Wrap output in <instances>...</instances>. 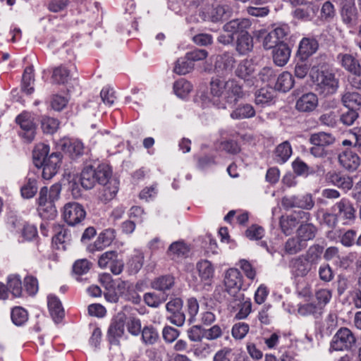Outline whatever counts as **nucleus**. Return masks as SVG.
Returning <instances> with one entry per match:
<instances>
[{"label":"nucleus","mask_w":361,"mask_h":361,"mask_svg":"<svg viewBox=\"0 0 361 361\" xmlns=\"http://www.w3.org/2000/svg\"><path fill=\"white\" fill-rule=\"evenodd\" d=\"M348 110L341 114L339 121L344 126H350L354 124L359 117L357 109L347 108Z\"/></svg>","instance_id":"56"},{"label":"nucleus","mask_w":361,"mask_h":361,"mask_svg":"<svg viewBox=\"0 0 361 361\" xmlns=\"http://www.w3.org/2000/svg\"><path fill=\"white\" fill-rule=\"evenodd\" d=\"M319 48L317 40L312 37H304L299 44L297 56L298 59L304 62L310 56L314 54Z\"/></svg>","instance_id":"16"},{"label":"nucleus","mask_w":361,"mask_h":361,"mask_svg":"<svg viewBox=\"0 0 361 361\" xmlns=\"http://www.w3.org/2000/svg\"><path fill=\"white\" fill-rule=\"evenodd\" d=\"M62 157L61 152H54L45 159L42 166L43 178L49 180L58 173L61 165Z\"/></svg>","instance_id":"14"},{"label":"nucleus","mask_w":361,"mask_h":361,"mask_svg":"<svg viewBox=\"0 0 361 361\" xmlns=\"http://www.w3.org/2000/svg\"><path fill=\"white\" fill-rule=\"evenodd\" d=\"M126 327L128 331L133 336L140 335L142 330L140 319L133 316L127 319Z\"/></svg>","instance_id":"58"},{"label":"nucleus","mask_w":361,"mask_h":361,"mask_svg":"<svg viewBox=\"0 0 361 361\" xmlns=\"http://www.w3.org/2000/svg\"><path fill=\"white\" fill-rule=\"evenodd\" d=\"M321 18L326 22H331L336 15L334 5L330 1H325L321 8Z\"/></svg>","instance_id":"55"},{"label":"nucleus","mask_w":361,"mask_h":361,"mask_svg":"<svg viewBox=\"0 0 361 361\" xmlns=\"http://www.w3.org/2000/svg\"><path fill=\"white\" fill-rule=\"evenodd\" d=\"M255 72V67L251 60L244 59L242 60L238 65L235 75L243 80L244 82L248 87H252L257 82V78L254 75Z\"/></svg>","instance_id":"12"},{"label":"nucleus","mask_w":361,"mask_h":361,"mask_svg":"<svg viewBox=\"0 0 361 361\" xmlns=\"http://www.w3.org/2000/svg\"><path fill=\"white\" fill-rule=\"evenodd\" d=\"M150 286L162 294H169L168 291L175 286V278L171 274L159 276L151 281Z\"/></svg>","instance_id":"19"},{"label":"nucleus","mask_w":361,"mask_h":361,"mask_svg":"<svg viewBox=\"0 0 361 361\" xmlns=\"http://www.w3.org/2000/svg\"><path fill=\"white\" fill-rule=\"evenodd\" d=\"M319 6L312 2H307L303 7H298L293 12L294 18L302 21H312L317 16Z\"/></svg>","instance_id":"21"},{"label":"nucleus","mask_w":361,"mask_h":361,"mask_svg":"<svg viewBox=\"0 0 361 361\" xmlns=\"http://www.w3.org/2000/svg\"><path fill=\"white\" fill-rule=\"evenodd\" d=\"M340 14L343 23L347 27L354 28L357 25L360 14L356 5L341 8Z\"/></svg>","instance_id":"22"},{"label":"nucleus","mask_w":361,"mask_h":361,"mask_svg":"<svg viewBox=\"0 0 361 361\" xmlns=\"http://www.w3.org/2000/svg\"><path fill=\"white\" fill-rule=\"evenodd\" d=\"M337 59L346 71L356 76H361V66L354 56L348 54H339Z\"/></svg>","instance_id":"24"},{"label":"nucleus","mask_w":361,"mask_h":361,"mask_svg":"<svg viewBox=\"0 0 361 361\" xmlns=\"http://www.w3.org/2000/svg\"><path fill=\"white\" fill-rule=\"evenodd\" d=\"M276 161L278 162H286L292 154V148L288 141H285L279 145L275 149Z\"/></svg>","instance_id":"49"},{"label":"nucleus","mask_w":361,"mask_h":361,"mask_svg":"<svg viewBox=\"0 0 361 361\" xmlns=\"http://www.w3.org/2000/svg\"><path fill=\"white\" fill-rule=\"evenodd\" d=\"M21 195L24 198L32 197L37 191V181L29 178L27 183L21 188Z\"/></svg>","instance_id":"62"},{"label":"nucleus","mask_w":361,"mask_h":361,"mask_svg":"<svg viewBox=\"0 0 361 361\" xmlns=\"http://www.w3.org/2000/svg\"><path fill=\"white\" fill-rule=\"evenodd\" d=\"M98 266L102 269L109 268L112 274L118 275L123 270L124 262L116 251L111 250L99 256Z\"/></svg>","instance_id":"6"},{"label":"nucleus","mask_w":361,"mask_h":361,"mask_svg":"<svg viewBox=\"0 0 361 361\" xmlns=\"http://www.w3.org/2000/svg\"><path fill=\"white\" fill-rule=\"evenodd\" d=\"M226 81L219 78H213L210 82L211 94L215 97H220L225 93Z\"/></svg>","instance_id":"63"},{"label":"nucleus","mask_w":361,"mask_h":361,"mask_svg":"<svg viewBox=\"0 0 361 361\" xmlns=\"http://www.w3.org/2000/svg\"><path fill=\"white\" fill-rule=\"evenodd\" d=\"M224 282L226 291L229 295L237 298V300L243 298V295L239 293L243 286V276L238 269H228L225 274Z\"/></svg>","instance_id":"5"},{"label":"nucleus","mask_w":361,"mask_h":361,"mask_svg":"<svg viewBox=\"0 0 361 361\" xmlns=\"http://www.w3.org/2000/svg\"><path fill=\"white\" fill-rule=\"evenodd\" d=\"M62 149L72 158H77L83 154L84 146L79 140L65 141L62 145Z\"/></svg>","instance_id":"47"},{"label":"nucleus","mask_w":361,"mask_h":361,"mask_svg":"<svg viewBox=\"0 0 361 361\" xmlns=\"http://www.w3.org/2000/svg\"><path fill=\"white\" fill-rule=\"evenodd\" d=\"M59 126L57 119L51 117H44L42 120V128L44 133L53 134L56 131Z\"/></svg>","instance_id":"61"},{"label":"nucleus","mask_w":361,"mask_h":361,"mask_svg":"<svg viewBox=\"0 0 361 361\" xmlns=\"http://www.w3.org/2000/svg\"><path fill=\"white\" fill-rule=\"evenodd\" d=\"M256 114L254 107L250 104L238 105L230 114L234 120H242L253 118Z\"/></svg>","instance_id":"33"},{"label":"nucleus","mask_w":361,"mask_h":361,"mask_svg":"<svg viewBox=\"0 0 361 361\" xmlns=\"http://www.w3.org/2000/svg\"><path fill=\"white\" fill-rule=\"evenodd\" d=\"M140 334L142 336V342L147 345L156 343L159 338L157 329L152 325L145 326Z\"/></svg>","instance_id":"46"},{"label":"nucleus","mask_w":361,"mask_h":361,"mask_svg":"<svg viewBox=\"0 0 361 361\" xmlns=\"http://www.w3.org/2000/svg\"><path fill=\"white\" fill-rule=\"evenodd\" d=\"M324 247L319 244L311 245L305 254L302 255L306 261L311 265L318 263L322 258Z\"/></svg>","instance_id":"41"},{"label":"nucleus","mask_w":361,"mask_h":361,"mask_svg":"<svg viewBox=\"0 0 361 361\" xmlns=\"http://www.w3.org/2000/svg\"><path fill=\"white\" fill-rule=\"evenodd\" d=\"M307 247V243L302 242L297 235L295 237L289 238L284 245V250L286 254L296 255L305 250Z\"/></svg>","instance_id":"42"},{"label":"nucleus","mask_w":361,"mask_h":361,"mask_svg":"<svg viewBox=\"0 0 361 361\" xmlns=\"http://www.w3.org/2000/svg\"><path fill=\"white\" fill-rule=\"evenodd\" d=\"M311 77L316 82V90L324 97L332 95L337 92L339 82L334 73L329 71H319V69L314 71L312 68Z\"/></svg>","instance_id":"1"},{"label":"nucleus","mask_w":361,"mask_h":361,"mask_svg":"<svg viewBox=\"0 0 361 361\" xmlns=\"http://www.w3.org/2000/svg\"><path fill=\"white\" fill-rule=\"evenodd\" d=\"M332 209L337 212L336 214L338 217H341L345 220H353L355 218V209L353 204L347 199H341L336 202Z\"/></svg>","instance_id":"20"},{"label":"nucleus","mask_w":361,"mask_h":361,"mask_svg":"<svg viewBox=\"0 0 361 361\" xmlns=\"http://www.w3.org/2000/svg\"><path fill=\"white\" fill-rule=\"evenodd\" d=\"M253 47V38L250 34L237 35L235 41V49L239 55L248 54L252 51Z\"/></svg>","instance_id":"27"},{"label":"nucleus","mask_w":361,"mask_h":361,"mask_svg":"<svg viewBox=\"0 0 361 361\" xmlns=\"http://www.w3.org/2000/svg\"><path fill=\"white\" fill-rule=\"evenodd\" d=\"M196 267L201 281H206V284L210 285L214 274L212 264L207 259L201 260L197 263Z\"/></svg>","instance_id":"31"},{"label":"nucleus","mask_w":361,"mask_h":361,"mask_svg":"<svg viewBox=\"0 0 361 361\" xmlns=\"http://www.w3.org/2000/svg\"><path fill=\"white\" fill-rule=\"evenodd\" d=\"M276 97V90L271 87H262L255 92V102L257 105L268 104Z\"/></svg>","instance_id":"43"},{"label":"nucleus","mask_w":361,"mask_h":361,"mask_svg":"<svg viewBox=\"0 0 361 361\" xmlns=\"http://www.w3.org/2000/svg\"><path fill=\"white\" fill-rule=\"evenodd\" d=\"M192 85L190 82L185 79L177 80L173 85V90L175 94L180 97L184 98L192 90Z\"/></svg>","instance_id":"53"},{"label":"nucleus","mask_w":361,"mask_h":361,"mask_svg":"<svg viewBox=\"0 0 361 361\" xmlns=\"http://www.w3.org/2000/svg\"><path fill=\"white\" fill-rule=\"evenodd\" d=\"M231 14L232 9L228 5L214 4L207 12L204 13V20L212 23H219L227 20Z\"/></svg>","instance_id":"13"},{"label":"nucleus","mask_w":361,"mask_h":361,"mask_svg":"<svg viewBox=\"0 0 361 361\" xmlns=\"http://www.w3.org/2000/svg\"><path fill=\"white\" fill-rule=\"evenodd\" d=\"M16 123L20 127L19 135L26 142H31L35 137L37 126L33 118L27 113H22L16 118Z\"/></svg>","instance_id":"9"},{"label":"nucleus","mask_w":361,"mask_h":361,"mask_svg":"<svg viewBox=\"0 0 361 361\" xmlns=\"http://www.w3.org/2000/svg\"><path fill=\"white\" fill-rule=\"evenodd\" d=\"M245 96V92L243 86L235 79L232 78L226 81L224 99L227 104L235 106Z\"/></svg>","instance_id":"11"},{"label":"nucleus","mask_w":361,"mask_h":361,"mask_svg":"<svg viewBox=\"0 0 361 361\" xmlns=\"http://www.w3.org/2000/svg\"><path fill=\"white\" fill-rule=\"evenodd\" d=\"M318 232L317 227L309 221L299 225L296 230V235L305 243L312 240Z\"/></svg>","instance_id":"28"},{"label":"nucleus","mask_w":361,"mask_h":361,"mask_svg":"<svg viewBox=\"0 0 361 361\" xmlns=\"http://www.w3.org/2000/svg\"><path fill=\"white\" fill-rule=\"evenodd\" d=\"M318 102V97L314 93H305L296 100L295 109L301 113H310L317 107Z\"/></svg>","instance_id":"17"},{"label":"nucleus","mask_w":361,"mask_h":361,"mask_svg":"<svg viewBox=\"0 0 361 361\" xmlns=\"http://www.w3.org/2000/svg\"><path fill=\"white\" fill-rule=\"evenodd\" d=\"M70 78V71L63 66L55 67L52 71L51 79L54 83L65 84Z\"/></svg>","instance_id":"51"},{"label":"nucleus","mask_w":361,"mask_h":361,"mask_svg":"<svg viewBox=\"0 0 361 361\" xmlns=\"http://www.w3.org/2000/svg\"><path fill=\"white\" fill-rule=\"evenodd\" d=\"M294 85L293 75L288 71L281 73L274 85V90L286 92L289 91Z\"/></svg>","instance_id":"38"},{"label":"nucleus","mask_w":361,"mask_h":361,"mask_svg":"<svg viewBox=\"0 0 361 361\" xmlns=\"http://www.w3.org/2000/svg\"><path fill=\"white\" fill-rule=\"evenodd\" d=\"M289 266L295 276L304 277L312 269V266L306 261V259L300 255L293 258L290 262Z\"/></svg>","instance_id":"25"},{"label":"nucleus","mask_w":361,"mask_h":361,"mask_svg":"<svg viewBox=\"0 0 361 361\" xmlns=\"http://www.w3.org/2000/svg\"><path fill=\"white\" fill-rule=\"evenodd\" d=\"M281 204L286 210L294 207L310 210L314 206V201L311 194H306L302 196H285L281 200Z\"/></svg>","instance_id":"10"},{"label":"nucleus","mask_w":361,"mask_h":361,"mask_svg":"<svg viewBox=\"0 0 361 361\" xmlns=\"http://www.w3.org/2000/svg\"><path fill=\"white\" fill-rule=\"evenodd\" d=\"M86 212L78 202H68L63 207V219L69 226H75L85 219Z\"/></svg>","instance_id":"8"},{"label":"nucleus","mask_w":361,"mask_h":361,"mask_svg":"<svg viewBox=\"0 0 361 361\" xmlns=\"http://www.w3.org/2000/svg\"><path fill=\"white\" fill-rule=\"evenodd\" d=\"M337 117L336 112L329 111L322 114L319 118V121L322 125L329 128H335L337 126Z\"/></svg>","instance_id":"59"},{"label":"nucleus","mask_w":361,"mask_h":361,"mask_svg":"<svg viewBox=\"0 0 361 361\" xmlns=\"http://www.w3.org/2000/svg\"><path fill=\"white\" fill-rule=\"evenodd\" d=\"M326 178L329 182L343 190H350L353 185V180L350 177L342 176L336 172L328 173Z\"/></svg>","instance_id":"36"},{"label":"nucleus","mask_w":361,"mask_h":361,"mask_svg":"<svg viewBox=\"0 0 361 361\" xmlns=\"http://www.w3.org/2000/svg\"><path fill=\"white\" fill-rule=\"evenodd\" d=\"M187 334L191 341L201 343L204 338V328L201 325H194L187 331Z\"/></svg>","instance_id":"60"},{"label":"nucleus","mask_w":361,"mask_h":361,"mask_svg":"<svg viewBox=\"0 0 361 361\" xmlns=\"http://www.w3.org/2000/svg\"><path fill=\"white\" fill-rule=\"evenodd\" d=\"M188 252V249L183 242L176 241L171 244L168 249L167 254L173 259L176 257L184 256Z\"/></svg>","instance_id":"54"},{"label":"nucleus","mask_w":361,"mask_h":361,"mask_svg":"<svg viewBox=\"0 0 361 361\" xmlns=\"http://www.w3.org/2000/svg\"><path fill=\"white\" fill-rule=\"evenodd\" d=\"M341 102L345 107L358 111L361 108V94L355 91H346L341 95Z\"/></svg>","instance_id":"32"},{"label":"nucleus","mask_w":361,"mask_h":361,"mask_svg":"<svg viewBox=\"0 0 361 361\" xmlns=\"http://www.w3.org/2000/svg\"><path fill=\"white\" fill-rule=\"evenodd\" d=\"M290 52V49L286 43H280L273 49L272 56L274 63L278 66H285L289 60Z\"/></svg>","instance_id":"26"},{"label":"nucleus","mask_w":361,"mask_h":361,"mask_svg":"<svg viewBox=\"0 0 361 361\" xmlns=\"http://www.w3.org/2000/svg\"><path fill=\"white\" fill-rule=\"evenodd\" d=\"M169 294L149 292L144 294L143 300L147 306L157 308L167 300Z\"/></svg>","instance_id":"44"},{"label":"nucleus","mask_w":361,"mask_h":361,"mask_svg":"<svg viewBox=\"0 0 361 361\" xmlns=\"http://www.w3.org/2000/svg\"><path fill=\"white\" fill-rule=\"evenodd\" d=\"M124 314H118V316L112 320L108 329V336L111 343L113 340L123 336L124 333Z\"/></svg>","instance_id":"29"},{"label":"nucleus","mask_w":361,"mask_h":361,"mask_svg":"<svg viewBox=\"0 0 361 361\" xmlns=\"http://www.w3.org/2000/svg\"><path fill=\"white\" fill-rule=\"evenodd\" d=\"M336 139L332 134L319 132L312 134L310 137V142L312 145H319L324 147L334 143Z\"/></svg>","instance_id":"40"},{"label":"nucleus","mask_w":361,"mask_h":361,"mask_svg":"<svg viewBox=\"0 0 361 361\" xmlns=\"http://www.w3.org/2000/svg\"><path fill=\"white\" fill-rule=\"evenodd\" d=\"M341 165L348 171H355L360 164V159L355 152L345 150L338 156Z\"/></svg>","instance_id":"23"},{"label":"nucleus","mask_w":361,"mask_h":361,"mask_svg":"<svg viewBox=\"0 0 361 361\" xmlns=\"http://www.w3.org/2000/svg\"><path fill=\"white\" fill-rule=\"evenodd\" d=\"M55 235L52 238V243L59 249V245L66 243L70 240V233L67 228L61 225H56L54 226ZM63 248L65 249V246L62 245Z\"/></svg>","instance_id":"45"},{"label":"nucleus","mask_w":361,"mask_h":361,"mask_svg":"<svg viewBox=\"0 0 361 361\" xmlns=\"http://www.w3.org/2000/svg\"><path fill=\"white\" fill-rule=\"evenodd\" d=\"M299 224L295 220V218L290 214L287 216H281L279 219V225L281 231L286 235H289L293 233V229Z\"/></svg>","instance_id":"48"},{"label":"nucleus","mask_w":361,"mask_h":361,"mask_svg":"<svg viewBox=\"0 0 361 361\" xmlns=\"http://www.w3.org/2000/svg\"><path fill=\"white\" fill-rule=\"evenodd\" d=\"M288 32V27L283 25L269 32L265 29H261L257 31V37L263 39L262 45L265 49H271L279 46L280 43H283Z\"/></svg>","instance_id":"2"},{"label":"nucleus","mask_w":361,"mask_h":361,"mask_svg":"<svg viewBox=\"0 0 361 361\" xmlns=\"http://www.w3.org/2000/svg\"><path fill=\"white\" fill-rule=\"evenodd\" d=\"M245 236L252 240H258L263 238L264 235V228L258 225L254 224L250 226L245 231Z\"/></svg>","instance_id":"64"},{"label":"nucleus","mask_w":361,"mask_h":361,"mask_svg":"<svg viewBox=\"0 0 361 361\" xmlns=\"http://www.w3.org/2000/svg\"><path fill=\"white\" fill-rule=\"evenodd\" d=\"M49 147L44 143L37 144L32 151L33 164L37 168H42L43 162L49 156Z\"/></svg>","instance_id":"37"},{"label":"nucleus","mask_w":361,"mask_h":361,"mask_svg":"<svg viewBox=\"0 0 361 361\" xmlns=\"http://www.w3.org/2000/svg\"><path fill=\"white\" fill-rule=\"evenodd\" d=\"M48 307L53 320L56 323L61 322L64 317V310L59 299L54 295L48 296Z\"/></svg>","instance_id":"30"},{"label":"nucleus","mask_w":361,"mask_h":361,"mask_svg":"<svg viewBox=\"0 0 361 361\" xmlns=\"http://www.w3.org/2000/svg\"><path fill=\"white\" fill-rule=\"evenodd\" d=\"M356 346V338L348 328H341L334 336L331 348L334 350H351Z\"/></svg>","instance_id":"4"},{"label":"nucleus","mask_w":361,"mask_h":361,"mask_svg":"<svg viewBox=\"0 0 361 361\" xmlns=\"http://www.w3.org/2000/svg\"><path fill=\"white\" fill-rule=\"evenodd\" d=\"M95 169L92 166L85 167L80 173V184L85 190H90L94 188L96 184Z\"/></svg>","instance_id":"35"},{"label":"nucleus","mask_w":361,"mask_h":361,"mask_svg":"<svg viewBox=\"0 0 361 361\" xmlns=\"http://www.w3.org/2000/svg\"><path fill=\"white\" fill-rule=\"evenodd\" d=\"M11 319L16 326H20L27 320V312L20 307H16L12 309Z\"/></svg>","instance_id":"57"},{"label":"nucleus","mask_w":361,"mask_h":361,"mask_svg":"<svg viewBox=\"0 0 361 361\" xmlns=\"http://www.w3.org/2000/svg\"><path fill=\"white\" fill-rule=\"evenodd\" d=\"M252 23L249 19H235L230 20L223 26L224 31L231 33L233 35H248V30L250 28Z\"/></svg>","instance_id":"18"},{"label":"nucleus","mask_w":361,"mask_h":361,"mask_svg":"<svg viewBox=\"0 0 361 361\" xmlns=\"http://www.w3.org/2000/svg\"><path fill=\"white\" fill-rule=\"evenodd\" d=\"M7 288L14 297L22 296V281L18 275H11L8 277Z\"/></svg>","instance_id":"52"},{"label":"nucleus","mask_w":361,"mask_h":361,"mask_svg":"<svg viewBox=\"0 0 361 361\" xmlns=\"http://www.w3.org/2000/svg\"><path fill=\"white\" fill-rule=\"evenodd\" d=\"M115 238V231L113 228H108L102 231L94 243V247L97 250H103L109 245Z\"/></svg>","instance_id":"39"},{"label":"nucleus","mask_w":361,"mask_h":361,"mask_svg":"<svg viewBox=\"0 0 361 361\" xmlns=\"http://www.w3.org/2000/svg\"><path fill=\"white\" fill-rule=\"evenodd\" d=\"M194 68V63L185 55L184 57L179 58L173 68L174 73L178 75H185Z\"/></svg>","instance_id":"50"},{"label":"nucleus","mask_w":361,"mask_h":361,"mask_svg":"<svg viewBox=\"0 0 361 361\" xmlns=\"http://www.w3.org/2000/svg\"><path fill=\"white\" fill-rule=\"evenodd\" d=\"M236 63L234 54L231 51H225L216 57L214 62V70L222 74L230 72L233 70Z\"/></svg>","instance_id":"15"},{"label":"nucleus","mask_w":361,"mask_h":361,"mask_svg":"<svg viewBox=\"0 0 361 361\" xmlns=\"http://www.w3.org/2000/svg\"><path fill=\"white\" fill-rule=\"evenodd\" d=\"M58 189L54 188L51 195V201L45 202V193L44 191L42 192L41 198H38V208L37 211L39 216L44 219H54L57 214L55 202L59 200V191Z\"/></svg>","instance_id":"7"},{"label":"nucleus","mask_w":361,"mask_h":361,"mask_svg":"<svg viewBox=\"0 0 361 361\" xmlns=\"http://www.w3.org/2000/svg\"><path fill=\"white\" fill-rule=\"evenodd\" d=\"M323 312L324 310L322 309V305H318L314 302L300 305L298 308V312L300 315L303 317L312 316L314 319L321 317Z\"/></svg>","instance_id":"34"},{"label":"nucleus","mask_w":361,"mask_h":361,"mask_svg":"<svg viewBox=\"0 0 361 361\" xmlns=\"http://www.w3.org/2000/svg\"><path fill=\"white\" fill-rule=\"evenodd\" d=\"M96 182L104 187L106 199H112L118 191L116 180L111 179L112 171L107 164H100L95 169Z\"/></svg>","instance_id":"3"}]
</instances>
